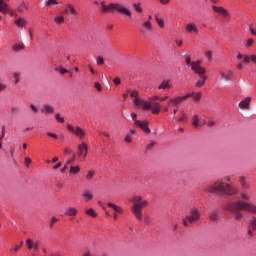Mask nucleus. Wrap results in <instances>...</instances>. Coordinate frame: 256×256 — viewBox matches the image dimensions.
<instances>
[{
	"label": "nucleus",
	"instance_id": "6ab92c4d",
	"mask_svg": "<svg viewBox=\"0 0 256 256\" xmlns=\"http://www.w3.org/2000/svg\"><path fill=\"white\" fill-rule=\"evenodd\" d=\"M14 24L16 25V27H18V29H21L23 27H27V20L20 17L15 20Z\"/></svg>",
	"mask_w": 256,
	"mask_h": 256
},
{
	"label": "nucleus",
	"instance_id": "4468645a",
	"mask_svg": "<svg viewBox=\"0 0 256 256\" xmlns=\"http://www.w3.org/2000/svg\"><path fill=\"white\" fill-rule=\"evenodd\" d=\"M186 33H199V28L197 27V23L188 22L186 24Z\"/></svg>",
	"mask_w": 256,
	"mask_h": 256
},
{
	"label": "nucleus",
	"instance_id": "412c9836",
	"mask_svg": "<svg viewBox=\"0 0 256 256\" xmlns=\"http://www.w3.org/2000/svg\"><path fill=\"white\" fill-rule=\"evenodd\" d=\"M16 11L18 13H25L26 11H29V6H27L25 2H21L16 8Z\"/></svg>",
	"mask_w": 256,
	"mask_h": 256
},
{
	"label": "nucleus",
	"instance_id": "4be33fe9",
	"mask_svg": "<svg viewBox=\"0 0 256 256\" xmlns=\"http://www.w3.org/2000/svg\"><path fill=\"white\" fill-rule=\"evenodd\" d=\"M107 205L110 207V209H113V211H115V213H119L120 215H122L123 208H121V206H118L117 204H114L111 202H109Z\"/></svg>",
	"mask_w": 256,
	"mask_h": 256
},
{
	"label": "nucleus",
	"instance_id": "f8f14e48",
	"mask_svg": "<svg viewBox=\"0 0 256 256\" xmlns=\"http://www.w3.org/2000/svg\"><path fill=\"white\" fill-rule=\"evenodd\" d=\"M89 151V147L87 146V143L82 142L79 146H78V157H82V155L84 157H87V153Z\"/></svg>",
	"mask_w": 256,
	"mask_h": 256
},
{
	"label": "nucleus",
	"instance_id": "6e6552de",
	"mask_svg": "<svg viewBox=\"0 0 256 256\" xmlns=\"http://www.w3.org/2000/svg\"><path fill=\"white\" fill-rule=\"evenodd\" d=\"M26 245L28 247V251H31L33 256H35V253H39V250L41 249V243L39 240L27 239Z\"/></svg>",
	"mask_w": 256,
	"mask_h": 256
},
{
	"label": "nucleus",
	"instance_id": "f257e3e1",
	"mask_svg": "<svg viewBox=\"0 0 256 256\" xmlns=\"http://www.w3.org/2000/svg\"><path fill=\"white\" fill-rule=\"evenodd\" d=\"M240 198L242 200L228 201L222 206L224 211H227L233 215L235 221H243L245 215L242 211L253 213L254 215L256 214V205L249 202L251 201V195L243 191L240 193Z\"/></svg>",
	"mask_w": 256,
	"mask_h": 256
},
{
	"label": "nucleus",
	"instance_id": "c9c22d12",
	"mask_svg": "<svg viewBox=\"0 0 256 256\" xmlns=\"http://www.w3.org/2000/svg\"><path fill=\"white\" fill-rule=\"evenodd\" d=\"M81 171V168L79 166H70V173H72V175H77V173H79Z\"/></svg>",
	"mask_w": 256,
	"mask_h": 256
},
{
	"label": "nucleus",
	"instance_id": "a18cd8bd",
	"mask_svg": "<svg viewBox=\"0 0 256 256\" xmlns=\"http://www.w3.org/2000/svg\"><path fill=\"white\" fill-rule=\"evenodd\" d=\"M3 137H5V127H2V135H0V149H3Z\"/></svg>",
	"mask_w": 256,
	"mask_h": 256
},
{
	"label": "nucleus",
	"instance_id": "b1692460",
	"mask_svg": "<svg viewBox=\"0 0 256 256\" xmlns=\"http://www.w3.org/2000/svg\"><path fill=\"white\" fill-rule=\"evenodd\" d=\"M188 95H192L190 97H193L194 103H199V101H201V97H203V94L201 92L188 93Z\"/></svg>",
	"mask_w": 256,
	"mask_h": 256
},
{
	"label": "nucleus",
	"instance_id": "052dcab7",
	"mask_svg": "<svg viewBox=\"0 0 256 256\" xmlns=\"http://www.w3.org/2000/svg\"><path fill=\"white\" fill-rule=\"evenodd\" d=\"M179 123H182L183 121H187V115L183 114L180 118L177 119Z\"/></svg>",
	"mask_w": 256,
	"mask_h": 256
},
{
	"label": "nucleus",
	"instance_id": "39448f33",
	"mask_svg": "<svg viewBox=\"0 0 256 256\" xmlns=\"http://www.w3.org/2000/svg\"><path fill=\"white\" fill-rule=\"evenodd\" d=\"M201 219V212L197 208H192L189 210V213L182 219V224L184 227L193 225Z\"/></svg>",
	"mask_w": 256,
	"mask_h": 256
},
{
	"label": "nucleus",
	"instance_id": "ddd939ff",
	"mask_svg": "<svg viewBox=\"0 0 256 256\" xmlns=\"http://www.w3.org/2000/svg\"><path fill=\"white\" fill-rule=\"evenodd\" d=\"M69 13L72 14V15H74V16L79 15V13L77 12V10L75 9V6H73V4H71V3H67V4H66V8H65L64 11H63V14H64V15H69Z\"/></svg>",
	"mask_w": 256,
	"mask_h": 256
},
{
	"label": "nucleus",
	"instance_id": "c756f323",
	"mask_svg": "<svg viewBox=\"0 0 256 256\" xmlns=\"http://www.w3.org/2000/svg\"><path fill=\"white\" fill-rule=\"evenodd\" d=\"M10 111L13 115H19L21 113V107L19 105H13Z\"/></svg>",
	"mask_w": 256,
	"mask_h": 256
},
{
	"label": "nucleus",
	"instance_id": "f03ea898",
	"mask_svg": "<svg viewBox=\"0 0 256 256\" xmlns=\"http://www.w3.org/2000/svg\"><path fill=\"white\" fill-rule=\"evenodd\" d=\"M206 193H219L220 195H235L237 190L223 180H217L213 184L204 187Z\"/></svg>",
	"mask_w": 256,
	"mask_h": 256
},
{
	"label": "nucleus",
	"instance_id": "0e129e2a",
	"mask_svg": "<svg viewBox=\"0 0 256 256\" xmlns=\"http://www.w3.org/2000/svg\"><path fill=\"white\" fill-rule=\"evenodd\" d=\"M57 221H58L57 218L52 217L51 221H50V227H53L55 225V223H57Z\"/></svg>",
	"mask_w": 256,
	"mask_h": 256
},
{
	"label": "nucleus",
	"instance_id": "13d9d810",
	"mask_svg": "<svg viewBox=\"0 0 256 256\" xmlns=\"http://www.w3.org/2000/svg\"><path fill=\"white\" fill-rule=\"evenodd\" d=\"M99 135H103V137H107L108 139L111 137V134L107 131H99Z\"/></svg>",
	"mask_w": 256,
	"mask_h": 256
},
{
	"label": "nucleus",
	"instance_id": "473e14b6",
	"mask_svg": "<svg viewBox=\"0 0 256 256\" xmlns=\"http://www.w3.org/2000/svg\"><path fill=\"white\" fill-rule=\"evenodd\" d=\"M14 84L17 85L21 81V72H13Z\"/></svg>",
	"mask_w": 256,
	"mask_h": 256
},
{
	"label": "nucleus",
	"instance_id": "603ef678",
	"mask_svg": "<svg viewBox=\"0 0 256 256\" xmlns=\"http://www.w3.org/2000/svg\"><path fill=\"white\" fill-rule=\"evenodd\" d=\"M94 87H95V89H97V91H99V92L103 91V87L101 86V83H99V82H95V83H94Z\"/></svg>",
	"mask_w": 256,
	"mask_h": 256
},
{
	"label": "nucleus",
	"instance_id": "e2e57ef3",
	"mask_svg": "<svg viewBox=\"0 0 256 256\" xmlns=\"http://www.w3.org/2000/svg\"><path fill=\"white\" fill-rule=\"evenodd\" d=\"M24 163L27 167H29V165H31L32 161H31V158L29 157H26L25 160H24Z\"/></svg>",
	"mask_w": 256,
	"mask_h": 256
},
{
	"label": "nucleus",
	"instance_id": "774afa93",
	"mask_svg": "<svg viewBox=\"0 0 256 256\" xmlns=\"http://www.w3.org/2000/svg\"><path fill=\"white\" fill-rule=\"evenodd\" d=\"M207 125H208V127H215V121L209 120Z\"/></svg>",
	"mask_w": 256,
	"mask_h": 256
},
{
	"label": "nucleus",
	"instance_id": "0eeeda50",
	"mask_svg": "<svg viewBox=\"0 0 256 256\" xmlns=\"http://www.w3.org/2000/svg\"><path fill=\"white\" fill-rule=\"evenodd\" d=\"M193 94H186L184 96H176L174 98H168V101L166 103V107H179L183 101H187L189 97H192Z\"/></svg>",
	"mask_w": 256,
	"mask_h": 256
},
{
	"label": "nucleus",
	"instance_id": "423d86ee",
	"mask_svg": "<svg viewBox=\"0 0 256 256\" xmlns=\"http://www.w3.org/2000/svg\"><path fill=\"white\" fill-rule=\"evenodd\" d=\"M149 205V201L143 200L142 202H138L132 205L131 211L133 215L138 219V221H141L143 219V209Z\"/></svg>",
	"mask_w": 256,
	"mask_h": 256
},
{
	"label": "nucleus",
	"instance_id": "37998d69",
	"mask_svg": "<svg viewBox=\"0 0 256 256\" xmlns=\"http://www.w3.org/2000/svg\"><path fill=\"white\" fill-rule=\"evenodd\" d=\"M55 119L58 121V123H65V118L61 117V113H56Z\"/></svg>",
	"mask_w": 256,
	"mask_h": 256
},
{
	"label": "nucleus",
	"instance_id": "2f4dec72",
	"mask_svg": "<svg viewBox=\"0 0 256 256\" xmlns=\"http://www.w3.org/2000/svg\"><path fill=\"white\" fill-rule=\"evenodd\" d=\"M130 201H132L133 205H135V203H143V197L134 195Z\"/></svg>",
	"mask_w": 256,
	"mask_h": 256
},
{
	"label": "nucleus",
	"instance_id": "9b49d317",
	"mask_svg": "<svg viewBox=\"0 0 256 256\" xmlns=\"http://www.w3.org/2000/svg\"><path fill=\"white\" fill-rule=\"evenodd\" d=\"M238 107L243 111H248V109H251V97H246L244 100L240 101Z\"/></svg>",
	"mask_w": 256,
	"mask_h": 256
},
{
	"label": "nucleus",
	"instance_id": "bf43d9fd",
	"mask_svg": "<svg viewBox=\"0 0 256 256\" xmlns=\"http://www.w3.org/2000/svg\"><path fill=\"white\" fill-rule=\"evenodd\" d=\"M125 141H126V143H131L133 141L132 135L127 134L126 137H125Z\"/></svg>",
	"mask_w": 256,
	"mask_h": 256
},
{
	"label": "nucleus",
	"instance_id": "49530a36",
	"mask_svg": "<svg viewBox=\"0 0 256 256\" xmlns=\"http://www.w3.org/2000/svg\"><path fill=\"white\" fill-rule=\"evenodd\" d=\"M205 55H206L208 61H212L213 60V51L208 50V51H206Z\"/></svg>",
	"mask_w": 256,
	"mask_h": 256
},
{
	"label": "nucleus",
	"instance_id": "7c9ffc66",
	"mask_svg": "<svg viewBox=\"0 0 256 256\" xmlns=\"http://www.w3.org/2000/svg\"><path fill=\"white\" fill-rule=\"evenodd\" d=\"M127 93H130V97H132V99H135L134 101H137V99H139V91H131V89H128Z\"/></svg>",
	"mask_w": 256,
	"mask_h": 256
},
{
	"label": "nucleus",
	"instance_id": "79ce46f5",
	"mask_svg": "<svg viewBox=\"0 0 256 256\" xmlns=\"http://www.w3.org/2000/svg\"><path fill=\"white\" fill-rule=\"evenodd\" d=\"M155 145H157V142H155V141H150V143L149 144H147V146H146V151H152L153 150V147H155Z\"/></svg>",
	"mask_w": 256,
	"mask_h": 256
},
{
	"label": "nucleus",
	"instance_id": "4c0bfd02",
	"mask_svg": "<svg viewBox=\"0 0 256 256\" xmlns=\"http://www.w3.org/2000/svg\"><path fill=\"white\" fill-rule=\"evenodd\" d=\"M85 213H86V215H89L90 217H93L94 219H95V217H97V212H95V210L93 208L86 210Z\"/></svg>",
	"mask_w": 256,
	"mask_h": 256
},
{
	"label": "nucleus",
	"instance_id": "8fccbe9b",
	"mask_svg": "<svg viewBox=\"0 0 256 256\" xmlns=\"http://www.w3.org/2000/svg\"><path fill=\"white\" fill-rule=\"evenodd\" d=\"M156 23H158L159 27H165V21L161 18L156 17Z\"/></svg>",
	"mask_w": 256,
	"mask_h": 256
},
{
	"label": "nucleus",
	"instance_id": "5701e85b",
	"mask_svg": "<svg viewBox=\"0 0 256 256\" xmlns=\"http://www.w3.org/2000/svg\"><path fill=\"white\" fill-rule=\"evenodd\" d=\"M65 215L68 217H77V209L75 207H69L66 210Z\"/></svg>",
	"mask_w": 256,
	"mask_h": 256
},
{
	"label": "nucleus",
	"instance_id": "3c124183",
	"mask_svg": "<svg viewBox=\"0 0 256 256\" xmlns=\"http://www.w3.org/2000/svg\"><path fill=\"white\" fill-rule=\"evenodd\" d=\"M55 71H59V73L61 75H65V73H69V70L65 69V68H55Z\"/></svg>",
	"mask_w": 256,
	"mask_h": 256
},
{
	"label": "nucleus",
	"instance_id": "2eb2a0df",
	"mask_svg": "<svg viewBox=\"0 0 256 256\" xmlns=\"http://www.w3.org/2000/svg\"><path fill=\"white\" fill-rule=\"evenodd\" d=\"M135 125H137V127H140V129H142L144 131V133H151V129H149V124L147 122H141L139 120H135Z\"/></svg>",
	"mask_w": 256,
	"mask_h": 256
},
{
	"label": "nucleus",
	"instance_id": "6e6d98bb",
	"mask_svg": "<svg viewBox=\"0 0 256 256\" xmlns=\"http://www.w3.org/2000/svg\"><path fill=\"white\" fill-rule=\"evenodd\" d=\"M185 63H186V65H190V67H191V63H193V62H191V56H189V55L185 56Z\"/></svg>",
	"mask_w": 256,
	"mask_h": 256
},
{
	"label": "nucleus",
	"instance_id": "bb28decb",
	"mask_svg": "<svg viewBox=\"0 0 256 256\" xmlns=\"http://www.w3.org/2000/svg\"><path fill=\"white\" fill-rule=\"evenodd\" d=\"M192 125L193 127H201V123H200V119H199V115L195 114L193 117H192Z\"/></svg>",
	"mask_w": 256,
	"mask_h": 256
},
{
	"label": "nucleus",
	"instance_id": "ea45409f",
	"mask_svg": "<svg viewBox=\"0 0 256 256\" xmlns=\"http://www.w3.org/2000/svg\"><path fill=\"white\" fill-rule=\"evenodd\" d=\"M45 5L46 7H52V5H59V2L57 0H46Z\"/></svg>",
	"mask_w": 256,
	"mask_h": 256
},
{
	"label": "nucleus",
	"instance_id": "a19ab883",
	"mask_svg": "<svg viewBox=\"0 0 256 256\" xmlns=\"http://www.w3.org/2000/svg\"><path fill=\"white\" fill-rule=\"evenodd\" d=\"M220 77L222 81H231V77L227 75L225 72H220Z\"/></svg>",
	"mask_w": 256,
	"mask_h": 256
},
{
	"label": "nucleus",
	"instance_id": "680f3d73",
	"mask_svg": "<svg viewBox=\"0 0 256 256\" xmlns=\"http://www.w3.org/2000/svg\"><path fill=\"white\" fill-rule=\"evenodd\" d=\"M30 109L33 111V113L37 114L39 113V109H37V107L34 104L30 105Z\"/></svg>",
	"mask_w": 256,
	"mask_h": 256
},
{
	"label": "nucleus",
	"instance_id": "dca6fc26",
	"mask_svg": "<svg viewBox=\"0 0 256 256\" xmlns=\"http://www.w3.org/2000/svg\"><path fill=\"white\" fill-rule=\"evenodd\" d=\"M212 9L215 13H218V15H222V17H229V12L223 7L212 6Z\"/></svg>",
	"mask_w": 256,
	"mask_h": 256
},
{
	"label": "nucleus",
	"instance_id": "aec40b11",
	"mask_svg": "<svg viewBox=\"0 0 256 256\" xmlns=\"http://www.w3.org/2000/svg\"><path fill=\"white\" fill-rule=\"evenodd\" d=\"M158 89H161L165 91V89H171V81L170 80H163L159 86Z\"/></svg>",
	"mask_w": 256,
	"mask_h": 256
},
{
	"label": "nucleus",
	"instance_id": "9d476101",
	"mask_svg": "<svg viewBox=\"0 0 256 256\" xmlns=\"http://www.w3.org/2000/svg\"><path fill=\"white\" fill-rule=\"evenodd\" d=\"M67 129L70 131V133H73L76 135V137H79V139H83V137H85V130L79 126L73 127L71 124H68Z\"/></svg>",
	"mask_w": 256,
	"mask_h": 256
},
{
	"label": "nucleus",
	"instance_id": "7ed1b4c3",
	"mask_svg": "<svg viewBox=\"0 0 256 256\" xmlns=\"http://www.w3.org/2000/svg\"><path fill=\"white\" fill-rule=\"evenodd\" d=\"M160 97L159 96H152L149 98V101L136 99L134 100V105L136 107H142L143 111H151L153 115H159L161 113V104L159 102Z\"/></svg>",
	"mask_w": 256,
	"mask_h": 256
},
{
	"label": "nucleus",
	"instance_id": "338daca9",
	"mask_svg": "<svg viewBox=\"0 0 256 256\" xmlns=\"http://www.w3.org/2000/svg\"><path fill=\"white\" fill-rule=\"evenodd\" d=\"M113 82L115 83V85H120L121 84V78L116 77V78H114Z\"/></svg>",
	"mask_w": 256,
	"mask_h": 256
},
{
	"label": "nucleus",
	"instance_id": "09e8293b",
	"mask_svg": "<svg viewBox=\"0 0 256 256\" xmlns=\"http://www.w3.org/2000/svg\"><path fill=\"white\" fill-rule=\"evenodd\" d=\"M250 225L252 227V229L255 231L256 229V217L253 216L252 219L250 220Z\"/></svg>",
	"mask_w": 256,
	"mask_h": 256
},
{
	"label": "nucleus",
	"instance_id": "f704fd0d",
	"mask_svg": "<svg viewBox=\"0 0 256 256\" xmlns=\"http://www.w3.org/2000/svg\"><path fill=\"white\" fill-rule=\"evenodd\" d=\"M209 218L211 221H217L219 219V214L217 213V211H212L209 214Z\"/></svg>",
	"mask_w": 256,
	"mask_h": 256
},
{
	"label": "nucleus",
	"instance_id": "c85d7f7f",
	"mask_svg": "<svg viewBox=\"0 0 256 256\" xmlns=\"http://www.w3.org/2000/svg\"><path fill=\"white\" fill-rule=\"evenodd\" d=\"M133 8L136 13H143V7H141V2L133 3Z\"/></svg>",
	"mask_w": 256,
	"mask_h": 256
},
{
	"label": "nucleus",
	"instance_id": "c03bdc74",
	"mask_svg": "<svg viewBox=\"0 0 256 256\" xmlns=\"http://www.w3.org/2000/svg\"><path fill=\"white\" fill-rule=\"evenodd\" d=\"M93 177H95V171L89 170L87 175H86L87 181H91V179H93Z\"/></svg>",
	"mask_w": 256,
	"mask_h": 256
},
{
	"label": "nucleus",
	"instance_id": "a878e982",
	"mask_svg": "<svg viewBox=\"0 0 256 256\" xmlns=\"http://www.w3.org/2000/svg\"><path fill=\"white\" fill-rule=\"evenodd\" d=\"M82 197L85 199V201H91V199H93V193H91L90 190H85Z\"/></svg>",
	"mask_w": 256,
	"mask_h": 256
},
{
	"label": "nucleus",
	"instance_id": "de8ad7c7",
	"mask_svg": "<svg viewBox=\"0 0 256 256\" xmlns=\"http://www.w3.org/2000/svg\"><path fill=\"white\" fill-rule=\"evenodd\" d=\"M97 65H105V59L103 56H99L96 60Z\"/></svg>",
	"mask_w": 256,
	"mask_h": 256
},
{
	"label": "nucleus",
	"instance_id": "72a5a7b5",
	"mask_svg": "<svg viewBox=\"0 0 256 256\" xmlns=\"http://www.w3.org/2000/svg\"><path fill=\"white\" fill-rule=\"evenodd\" d=\"M23 49H25V44L23 43L15 44L13 46V51H16V52L23 51Z\"/></svg>",
	"mask_w": 256,
	"mask_h": 256
},
{
	"label": "nucleus",
	"instance_id": "5fc2aeb1",
	"mask_svg": "<svg viewBox=\"0 0 256 256\" xmlns=\"http://www.w3.org/2000/svg\"><path fill=\"white\" fill-rule=\"evenodd\" d=\"M21 247H23V241L20 242V244H17V245L14 247V249H13L14 253H17V251H19V249H21Z\"/></svg>",
	"mask_w": 256,
	"mask_h": 256
},
{
	"label": "nucleus",
	"instance_id": "69168bd1",
	"mask_svg": "<svg viewBox=\"0 0 256 256\" xmlns=\"http://www.w3.org/2000/svg\"><path fill=\"white\" fill-rule=\"evenodd\" d=\"M64 153L65 155H71L73 153V150L71 148H65Z\"/></svg>",
	"mask_w": 256,
	"mask_h": 256
},
{
	"label": "nucleus",
	"instance_id": "4d7b16f0",
	"mask_svg": "<svg viewBox=\"0 0 256 256\" xmlns=\"http://www.w3.org/2000/svg\"><path fill=\"white\" fill-rule=\"evenodd\" d=\"M7 89V84L0 82V93H3Z\"/></svg>",
	"mask_w": 256,
	"mask_h": 256
},
{
	"label": "nucleus",
	"instance_id": "f3484780",
	"mask_svg": "<svg viewBox=\"0 0 256 256\" xmlns=\"http://www.w3.org/2000/svg\"><path fill=\"white\" fill-rule=\"evenodd\" d=\"M41 113H46V115H53V113H55V108L49 104H45L41 109Z\"/></svg>",
	"mask_w": 256,
	"mask_h": 256
},
{
	"label": "nucleus",
	"instance_id": "393cba45",
	"mask_svg": "<svg viewBox=\"0 0 256 256\" xmlns=\"http://www.w3.org/2000/svg\"><path fill=\"white\" fill-rule=\"evenodd\" d=\"M200 80L197 81L196 87H203L205 85V81H207V76L205 74L199 75Z\"/></svg>",
	"mask_w": 256,
	"mask_h": 256
},
{
	"label": "nucleus",
	"instance_id": "a211bd4d",
	"mask_svg": "<svg viewBox=\"0 0 256 256\" xmlns=\"http://www.w3.org/2000/svg\"><path fill=\"white\" fill-rule=\"evenodd\" d=\"M239 183H240L241 189H250L251 188V184H249V182H247V178H245V176L239 177Z\"/></svg>",
	"mask_w": 256,
	"mask_h": 256
},
{
	"label": "nucleus",
	"instance_id": "864d4df0",
	"mask_svg": "<svg viewBox=\"0 0 256 256\" xmlns=\"http://www.w3.org/2000/svg\"><path fill=\"white\" fill-rule=\"evenodd\" d=\"M48 137H51L52 139H59V136L53 132H47Z\"/></svg>",
	"mask_w": 256,
	"mask_h": 256
},
{
	"label": "nucleus",
	"instance_id": "20e7f679",
	"mask_svg": "<svg viewBox=\"0 0 256 256\" xmlns=\"http://www.w3.org/2000/svg\"><path fill=\"white\" fill-rule=\"evenodd\" d=\"M100 7L102 13H114V11H116L117 13H120V15L129 17V19L133 17L131 10L121 3H110L106 5L105 1H102L100 2Z\"/></svg>",
	"mask_w": 256,
	"mask_h": 256
},
{
	"label": "nucleus",
	"instance_id": "cd10ccee",
	"mask_svg": "<svg viewBox=\"0 0 256 256\" xmlns=\"http://www.w3.org/2000/svg\"><path fill=\"white\" fill-rule=\"evenodd\" d=\"M8 11V5L5 3V1L0 0V13H7Z\"/></svg>",
	"mask_w": 256,
	"mask_h": 256
},
{
	"label": "nucleus",
	"instance_id": "e433bc0d",
	"mask_svg": "<svg viewBox=\"0 0 256 256\" xmlns=\"http://www.w3.org/2000/svg\"><path fill=\"white\" fill-rule=\"evenodd\" d=\"M142 26L144 27V29H146L147 31H151V29H153V24H151L150 21H145L142 23Z\"/></svg>",
	"mask_w": 256,
	"mask_h": 256
},
{
	"label": "nucleus",
	"instance_id": "58836bf2",
	"mask_svg": "<svg viewBox=\"0 0 256 256\" xmlns=\"http://www.w3.org/2000/svg\"><path fill=\"white\" fill-rule=\"evenodd\" d=\"M55 23H57L58 25H61V23H65V17L63 16H56L54 19Z\"/></svg>",
	"mask_w": 256,
	"mask_h": 256
},
{
	"label": "nucleus",
	"instance_id": "1a4fd4ad",
	"mask_svg": "<svg viewBox=\"0 0 256 256\" xmlns=\"http://www.w3.org/2000/svg\"><path fill=\"white\" fill-rule=\"evenodd\" d=\"M190 67L197 75H205L207 73V70L201 67V60L192 62Z\"/></svg>",
	"mask_w": 256,
	"mask_h": 256
}]
</instances>
